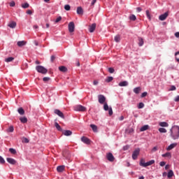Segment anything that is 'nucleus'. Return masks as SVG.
I'll return each mask as SVG.
<instances>
[{"instance_id": "obj_45", "label": "nucleus", "mask_w": 179, "mask_h": 179, "mask_svg": "<svg viewBox=\"0 0 179 179\" xmlns=\"http://www.w3.org/2000/svg\"><path fill=\"white\" fill-rule=\"evenodd\" d=\"M108 72H109V73H114V72H115L114 68L110 67L108 69Z\"/></svg>"}, {"instance_id": "obj_49", "label": "nucleus", "mask_w": 179, "mask_h": 179, "mask_svg": "<svg viewBox=\"0 0 179 179\" xmlns=\"http://www.w3.org/2000/svg\"><path fill=\"white\" fill-rule=\"evenodd\" d=\"M108 114L109 115H113V108H109L108 109Z\"/></svg>"}, {"instance_id": "obj_6", "label": "nucleus", "mask_w": 179, "mask_h": 179, "mask_svg": "<svg viewBox=\"0 0 179 179\" xmlns=\"http://www.w3.org/2000/svg\"><path fill=\"white\" fill-rule=\"evenodd\" d=\"M69 33H73L75 31V23L73 22L69 23Z\"/></svg>"}, {"instance_id": "obj_51", "label": "nucleus", "mask_w": 179, "mask_h": 179, "mask_svg": "<svg viewBox=\"0 0 179 179\" xmlns=\"http://www.w3.org/2000/svg\"><path fill=\"white\" fill-rule=\"evenodd\" d=\"M157 150H158L157 146H155V147H154V148L152 149V152H157Z\"/></svg>"}, {"instance_id": "obj_22", "label": "nucleus", "mask_w": 179, "mask_h": 179, "mask_svg": "<svg viewBox=\"0 0 179 179\" xmlns=\"http://www.w3.org/2000/svg\"><path fill=\"white\" fill-rule=\"evenodd\" d=\"M114 41H115V43H120V41H121V36L116 35L114 38Z\"/></svg>"}, {"instance_id": "obj_10", "label": "nucleus", "mask_w": 179, "mask_h": 179, "mask_svg": "<svg viewBox=\"0 0 179 179\" xmlns=\"http://www.w3.org/2000/svg\"><path fill=\"white\" fill-rule=\"evenodd\" d=\"M169 17V12H166L165 13L159 15V20H166V19H167V17Z\"/></svg>"}, {"instance_id": "obj_19", "label": "nucleus", "mask_w": 179, "mask_h": 179, "mask_svg": "<svg viewBox=\"0 0 179 179\" xmlns=\"http://www.w3.org/2000/svg\"><path fill=\"white\" fill-rule=\"evenodd\" d=\"M77 14L78 15H83V8H82V7L77 8Z\"/></svg>"}, {"instance_id": "obj_20", "label": "nucleus", "mask_w": 179, "mask_h": 179, "mask_svg": "<svg viewBox=\"0 0 179 179\" xmlns=\"http://www.w3.org/2000/svg\"><path fill=\"white\" fill-rule=\"evenodd\" d=\"M176 146H177V143H172L166 148V150H171V149H174Z\"/></svg>"}, {"instance_id": "obj_2", "label": "nucleus", "mask_w": 179, "mask_h": 179, "mask_svg": "<svg viewBox=\"0 0 179 179\" xmlns=\"http://www.w3.org/2000/svg\"><path fill=\"white\" fill-rule=\"evenodd\" d=\"M139 164L141 167H148V166H152V164H155V159H152L148 162H145V159H141Z\"/></svg>"}, {"instance_id": "obj_18", "label": "nucleus", "mask_w": 179, "mask_h": 179, "mask_svg": "<svg viewBox=\"0 0 179 179\" xmlns=\"http://www.w3.org/2000/svg\"><path fill=\"white\" fill-rule=\"evenodd\" d=\"M59 71H60V72H67L68 69L64 66H61L59 67Z\"/></svg>"}, {"instance_id": "obj_7", "label": "nucleus", "mask_w": 179, "mask_h": 179, "mask_svg": "<svg viewBox=\"0 0 179 179\" xmlns=\"http://www.w3.org/2000/svg\"><path fill=\"white\" fill-rule=\"evenodd\" d=\"M98 100L100 104H104V103H106V96L103 94H99L98 96Z\"/></svg>"}, {"instance_id": "obj_4", "label": "nucleus", "mask_w": 179, "mask_h": 179, "mask_svg": "<svg viewBox=\"0 0 179 179\" xmlns=\"http://www.w3.org/2000/svg\"><path fill=\"white\" fill-rule=\"evenodd\" d=\"M141 152V149L136 148L132 154L133 160H136L138 159V156H139V153Z\"/></svg>"}, {"instance_id": "obj_55", "label": "nucleus", "mask_w": 179, "mask_h": 179, "mask_svg": "<svg viewBox=\"0 0 179 179\" xmlns=\"http://www.w3.org/2000/svg\"><path fill=\"white\" fill-rule=\"evenodd\" d=\"M159 165L161 166V167H163V166H166V162H161L159 163Z\"/></svg>"}, {"instance_id": "obj_5", "label": "nucleus", "mask_w": 179, "mask_h": 179, "mask_svg": "<svg viewBox=\"0 0 179 179\" xmlns=\"http://www.w3.org/2000/svg\"><path fill=\"white\" fill-rule=\"evenodd\" d=\"M106 159L108 162H110L111 163H113V162L115 160V157H114V155H113V153L111 152L106 153Z\"/></svg>"}, {"instance_id": "obj_41", "label": "nucleus", "mask_w": 179, "mask_h": 179, "mask_svg": "<svg viewBox=\"0 0 179 179\" xmlns=\"http://www.w3.org/2000/svg\"><path fill=\"white\" fill-rule=\"evenodd\" d=\"M175 56L177 62H179V52H176Z\"/></svg>"}, {"instance_id": "obj_38", "label": "nucleus", "mask_w": 179, "mask_h": 179, "mask_svg": "<svg viewBox=\"0 0 179 179\" xmlns=\"http://www.w3.org/2000/svg\"><path fill=\"white\" fill-rule=\"evenodd\" d=\"M22 142L23 143H29V140L27 139V138L23 137V138H22Z\"/></svg>"}, {"instance_id": "obj_60", "label": "nucleus", "mask_w": 179, "mask_h": 179, "mask_svg": "<svg viewBox=\"0 0 179 179\" xmlns=\"http://www.w3.org/2000/svg\"><path fill=\"white\" fill-rule=\"evenodd\" d=\"M96 2H97V0H92V1L91 3V6H93V5H94V3H96Z\"/></svg>"}, {"instance_id": "obj_36", "label": "nucleus", "mask_w": 179, "mask_h": 179, "mask_svg": "<svg viewBox=\"0 0 179 179\" xmlns=\"http://www.w3.org/2000/svg\"><path fill=\"white\" fill-rule=\"evenodd\" d=\"M29 6H30V5H29V3H25L22 5V8H23L24 9H27V8H29Z\"/></svg>"}, {"instance_id": "obj_28", "label": "nucleus", "mask_w": 179, "mask_h": 179, "mask_svg": "<svg viewBox=\"0 0 179 179\" xmlns=\"http://www.w3.org/2000/svg\"><path fill=\"white\" fill-rule=\"evenodd\" d=\"M90 127L94 132H97V126H96L95 124H90Z\"/></svg>"}, {"instance_id": "obj_1", "label": "nucleus", "mask_w": 179, "mask_h": 179, "mask_svg": "<svg viewBox=\"0 0 179 179\" xmlns=\"http://www.w3.org/2000/svg\"><path fill=\"white\" fill-rule=\"evenodd\" d=\"M171 136L174 140L178 139L179 138V127L173 126L171 129Z\"/></svg>"}, {"instance_id": "obj_21", "label": "nucleus", "mask_w": 179, "mask_h": 179, "mask_svg": "<svg viewBox=\"0 0 179 179\" xmlns=\"http://www.w3.org/2000/svg\"><path fill=\"white\" fill-rule=\"evenodd\" d=\"M119 86H120V87H124L125 86H128V82H127V81L120 82L119 83Z\"/></svg>"}, {"instance_id": "obj_57", "label": "nucleus", "mask_w": 179, "mask_h": 179, "mask_svg": "<svg viewBox=\"0 0 179 179\" xmlns=\"http://www.w3.org/2000/svg\"><path fill=\"white\" fill-rule=\"evenodd\" d=\"M174 101H176V103H178V101H179V95L177 96L174 99Z\"/></svg>"}, {"instance_id": "obj_23", "label": "nucleus", "mask_w": 179, "mask_h": 179, "mask_svg": "<svg viewBox=\"0 0 179 179\" xmlns=\"http://www.w3.org/2000/svg\"><path fill=\"white\" fill-rule=\"evenodd\" d=\"M148 129H149V125H144L141 128L140 131L143 132L144 131H148Z\"/></svg>"}, {"instance_id": "obj_25", "label": "nucleus", "mask_w": 179, "mask_h": 179, "mask_svg": "<svg viewBox=\"0 0 179 179\" xmlns=\"http://www.w3.org/2000/svg\"><path fill=\"white\" fill-rule=\"evenodd\" d=\"M17 111L20 115H24V109L23 108H18Z\"/></svg>"}, {"instance_id": "obj_53", "label": "nucleus", "mask_w": 179, "mask_h": 179, "mask_svg": "<svg viewBox=\"0 0 179 179\" xmlns=\"http://www.w3.org/2000/svg\"><path fill=\"white\" fill-rule=\"evenodd\" d=\"M146 96H148V92H143L142 94H141L142 98L146 97Z\"/></svg>"}, {"instance_id": "obj_33", "label": "nucleus", "mask_w": 179, "mask_h": 179, "mask_svg": "<svg viewBox=\"0 0 179 179\" xmlns=\"http://www.w3.org/2000/svg\"><path fill=\"white\" fill-rule=\"evenodd\" d=\"M103 109L105 110V111H108L110 110V108L108 107V104H107V103H104Z\"/></svg>"}, {"instance_id": "obj_62", "label": "nucleus", "mask_w": 179, "mask_h": 179, "mask_svg": "<svg viewBox=\"0 0 179 179\" xmlns=\"http://www.w3.org/2000/svg\"><path fill=\"white\" fill-rule=\"evenodd\" d=\"M175 36H176L177 38H179V32H176V33H175Z\"/></svg>"}, {"instance_id": "obj_61", "label": "nucleus", "mask_w": 179, "mask_h": 179, "mask_svg": "<svg viewBox=\"0 0 179 179\" xmlns=\"http://www.w3.org/2000/svg\"><path fill=\"white\" fill-rule=\"evenodd\" d=\"M93 84L96 86V85H99V81L94 80Z\"/></svg>"}, {"instance_id": "obj_42", "label": "nucleus", "mask_w": 179, "mask_h": 179, "mask_svg": "<svg viewBox=\"0 0 179 179\" xmlns=\"http://www.w3.org/2000/svg\"><path fill=\"white\" fill-rule=\"evenodd\" d=\"M114 78L113 77H108V78L106 80V82H107L108 83H110V82H112V80Z\"/></svg>"}, {"instance_id": "obj_11", "label": "nucleus", "mask_w": 179, "mask_h": 179, "mask_svg": "<svg viewBox=\"0 0 179 179\" xmlns=\"http://www.w3.org/2000/svg\"><path fill=\"white\" fill-rule=\"evenodd\" d=\"M81 141H82V142H83L84 143H86V145L90 144V139H89L87 137L83 136V137L81 138Z\"/></svg>"}, {"instance_id": "obj_13", "label": "nucleus", "mask_w": 179, "mask_h": 179, "mask_svg": "<svg viewBox=\"0 0 179 179\" xmlns=\"http://www.w3.org/2000/svg\"><path fill=\"white\" fill-rule=\"evenodd\" d=\"M90 33H93L96 30V23L92 24L89 28Z\"/></svg>"}, {"instance_id": "obj_34", "label": "nucleus", "mask_w": 179, "mask_h": 179, "mask_svg": "<svg viewBox=\"0 0 179 179\" xmlns=\"http://www.w3.org/2000/svg\"><path fill=\"white\" fill-rule=\"evenodd\" d=\"M162 157H171V153L166 152L162 155Z\"/></svg>"}, {"instance_id": "obj_46", "label": "nucleus", "mask_w": 179, "mask_h": 179, "mask_svg": "<svg viewBox=\"0 0 179 179\" xmlns=\"http://www.w3.org/2000/svg\"><path fill=\"white\" fill-rule=\"evenodd\" d=\"M15 130V129L13 128V126H10L8 129V132H13V131Z\"/></svg>"}, {"instance_id": "obj_27", "label": "nucleus", "mask_w": 179, "mask_h": 179, "mask_svg": "<svg viewBox=\"0 0 179 179\" xmlns=\"http://www.w3.org/2000/svg\"><path fill=\"white\" fill-rule=\"evenodd\" d=\"M55 127L58 131H62V128H61V126L59 125V124H58V122H55Z\"/></svg>"}, {"instance_id": "obj_59", "label": "nucleus", "mask_w": 179, "mask_h": 179, "mask_svg": "<svg viewBox=\"0 0 179 179\" xmlns=\"http://www.w3.org/2000/svg\"><path fill=\"white\" fill-rule=\"evenodd\" d=\"M27 15H33V12L31 11V10H28L27 11Z\"/></svg>"}, {"instance_id": "obj_30", "label": "nucleus", "mask_w": 179, "mask_h": 179, "mask_svg": "<svg viewBox=\"0 0 179 179\" xmlns=\"http://www.w3.org/2000/svg\"><path fill=\"white\" fill-rule=\"evenodd\" d=\"M134 92L136 93V94H139V92H141V87H138L134 88Z\"/></svg>"}, {"instance_id": "obj_39", "label": "nucleus", "mask_w": 179, "mask_h": 179, "mask_svg": "<svg viewBox=\"0 0 179 179\" xmlns=\"http://www.w3.org/2000/svg\"><path fill=\"white\" fill-rule=\"evenodd\" d=\"M130 20H133L134 22V20H136V16H135V15H131L129 17Z\"/></svg>"}, {"instance_id": "obj_12", "label": "nucleus", "mask_w": 179, "mask_h": 179, "mask_svg": "<svg viewBox=\"0 0 179 179\" xmlns=\"http://www.w3.org/2000/svg\"><path fill=\"white\" fill-rule=\"evenodd\" d=\"M62 134L64 136H71V135H72V131L71 130H63Z\"/></svg>"}, {"instance_id": "obj_56", "label": "nucleus", "mask_w": 179, "mask_h": 179, "mask_svg": "<svg viewBox=\"0 0 179 179\" xmlns=\"http://www.w3.org/2000/svg\"><path fill=\"white\" fill-rule=\"evenodd\" d=\"M15 5H16V3L13 1L10 3V6H11V7L15 6Z\"/></svg>"}, {"instance_id": "obj_31", "label": "nucleus", "mask_w": 179, "mask_h": 179, "mask_svg": "<svg viewBox=\"0 0 179 179\" xmlns=\"http://www.w3.org/2000/svg\"><path fill=\"white\" fill-rule=\"evenodd\" d=\"M174 176V172L173 171L170 170L168 173V178H171Z\"/></svg>"}, {"instance_id": "obj_29", "label": "nucleus", "mask_w": 179, "mask_h": 179, "mask_svg": "<svg viewBox=\"0 0 179 179\" xmlns=\"http://www.w3.org/2000/svg\"><path fill=\"white\" fill-rule=\"evenodd\" d=\"M138 45L139 47H142V45H143V38H138Z\"/></svg>"}, {"instance_id": "obj_35", "label": "nucleus", "mask_w": 179, "mask_h": 179, "mask_svg": "<svg viewBox=\"0 0 179 179\" xmlns=\"http://www.w3.org/2000/svg\"><path fill=\"white\" fill-rule=\"evenodd\" d=\"M159 131L161 133V134H166V132H167V130L164 128H159Z\"/></svg>"}, {"instance_id": "obj_17", "label": "nucleus", "mask_w": 179, "mask_h": 179, "mask_svg": "<svg viewBox=\"0 0 179 179\" xmlns=\"http://www.w3.org/2000/svg\"><path fill=\"white\" fill-rule=\"evenodd\" d=\"M8 27H10V29H15V27H16V22L12 21L8 24Z\"/></svg>"}, {"instance_id": "obj_63", "label": "nucleus", "mask_w": 179, "mask_h": 179, "mask_svg": "<svg viewBox=\"0 0 179 179\" xmlns=\"http://www.w3.org/2000/svg\"><path fill=\"white\" fill-rule=\"evenodd\" d=\"M137 12H142V8L141 7H138L136 8Z\"/></svg>"}, {"instance_id": "obj_14", "label": "nucleus", "mask_w": 179, "mask_h": 179, "mask_svg": "<svg viewBox=\"0 0 179 179\" xmlns=\"http://www.w3.org/2000/svg\"><path fill=\"white\" fill-rule=\"evenodd\" d=\"M6 160L10 164H15L16 163V160L13 158H7Z\"/></svg>"}, {"instance_id": "obj_26", "label": "nucleus", "mask_w": 179, "mask_h": 179, "mask_svg": "<svg viewBox=\"0 0 179 179\" xmlns=\"http://www.w3.org/2000/svg\"><path fill=\"white\" fill-rule=\"evenodd\" d=\"M20 120L22 124H26V122H27V117H20Z\"/></svg>"}, {"instance_id": "obj_8", "label": "nucleus", "mask_w": 179, "mask_h": 179, "mask_svg": "<svg viewBox=\"0 0 179 179\" xmlns=\"http://www.w3.org/2000/svg\"><path fill=\"white\" fill-rule=\"evenodd\" d=\"M75 111H86V108L82 105H78L74 107Z\"/></svg>"}, {"instance_id": "obj_37", "label": "nucleus", "mask_w": 179, "mask_h": 179, "mask_svg": "<svg viewBox=\"0 0 179 179\" xmlns=\"http://www.w3.org/2000/svg\"><path fill=\"white\" fill-rule=\"evenodd\" d=\"M145 13H146L147 17L149 19V20H151V17H150V12H149V10H147L145 11Z\"/></svg>"}, {"instance_id": "obj_64", "label": "nucleus", "mask_w": 179, "mask_h": 179, "mask_svg": "<svg viewBox=\"0 0 179 179\" xmlns=\"http://www.w3.org/2000/svg\"><path fill=\"white\" fill-rule=\"evenodd\" d=\"M169 169H170V165H166L165 170H169Z\"/></svg>"}, {"instance_id": "obj_24", "label": "nucleus", "mask_w": 179, "mask_h": 179, "mask_svg": "<svg viewBox=\"0 0 179 179\" xmlns=\"http://www.w3.org/2000/svg\"><path fill=\"white\" fill-rule=\"evenodd\" d=\"M159 127H169V123L166 122H161L159 123Z\"/></svg>"}, {"instance_id": "obj_58", "label": "nucleus", "mask_w": 179, "mask_h": 179, "mask_svg": "<svg viewBox=\"0 0 179 179\" xmlns=\"http://www.w3.org/2000/svg\"><path fill=\"white\" fill-rule=\"evenodd\" d=\"M176 86L171 85L169 90L173 91V90H176Z\"/></svg>"}, {"instance_id": "obj_15", "label": "nucleus", "mask_w": 179, "mask_h": 179, "mask_svg": "<svg viewBox=\"0 0 179 179\" xmlns=\"http://www.w3.org/2000/svg\"><path fill=\"white\" fill-rule=\"evenodd\" d=\"M64 170H65V166H59L57 168V171H58V173H62Z\"/></svg>"}, {"instance_id": "obj_3", "label": "nucleus", "mask_w": 179, "mask_h": 179, "mask_svg": "<svg viewBox=\"0 0 179 179\" xmlns=\"http://www.w3.org/2000/svg\"><path fill=\"white\" fill-rule=\"evenodd\" d=\"M36 70L37 71V72H38L39 73H42L43 75H45V73L48 72V70H47V69H45L43 66H36Z\"/></svg>"}, {"instance_id": "obj_43", "label": "nucleus", "mask_w": 179, "mask_h": 179, "mask_svg": "<svg viewBox=\"0 0 179 179\" xmlns=\"http://www.w3.org/2000/svg\"><path fill=\"white\" fill-rule=\"evenodd\" d=\"M145 107V104L142 102L139 103L138 108H143Z\"/></svg>"}, {"instance_id": "obj_54", "label": "nucleus", "mask_w": 179, "mask_h": 179, "mask_svg": "<svg viewBox=\"0 0 179 179\" xmlns=\"http://www.w3.org/2000/svg\"><path fill=\"white\" fill-rule=\"evenodd\" d=\"M129 149V145H125L123 147V150H128Z\"/></svg>"}, {"instance_id": "obj_48", "label": "nucleus", "mask_w": 179, "mask_h": 179, "mask_svg": "<svg viewBox=\"0 0 179 179\" xmlns=\"http://www.w3.org/2000/svg\"><path fill=\"white\" fill-rule=\"evenodd\" d=\"M0 163L1 164H5V159L1 156H0Z\"/></svg>"}, {"instance_id": "obj_32", "label": "nucleus", "mask_w": 179, "mask_h": 179, "mask_svg": "<svg viewBox=\"0 0 179 179\" xmlns=\"http://www.w3.org/2000/svg\"><path fill=\"white\" fill-rule=\"evenodd\" d=\"M13 59H15L14 57H8L5 59L6 62H12V61H13Z\"/></svg>"}, {"instance_id": "obj_44", "label": "nucleus", "mask_w": 179, "mask_h": 179, "mask_svg": "<svg viewBox=\"0 0 179 179\" xmlns=\"http://www.w3.org/2000/svg\"><path fill=\"white\" fill-rule=\"evenodd\" d=\"M64 9H65V10H71V6H69V5H65L64 6Z\"/></svg>"}, {"instance_id": "obj_52", "label": "nucleus", "mask_w": 179, "mask_h": 179, "mask_svg": "<svg viewBox=\"0 0 179 179\" xmlns=\"http://www.w3.org/2000/svg\"><path fill=\"white\" fill-rule=\"evenodd\" d=\"M50 61H51V62H54V61H55V56L52 55L50 57Z\"/></svg>"}, {"instance_id": "obj_16", "label": "nucleus", "mask_w": 179, "mask_h": 179, "mask_svg": "<svg viewBox=\"0 0 179 179\" xmlns=\"http://www.w3.org/2000/svg\"><path fill=\"white\" fill-rule=\"evenodd\" d=\"M27 43V42L24 41H18L17 45H18V47H23V45H26Z\"/></svg>"}, {"instance_id": "obj_47", "label": "nucleus", "mask_w": 179, "mask_h": 179, "mask_svg": "<svg viewBox=\"0 0 179 179\" xmlns=\"http://www.w3.org/2000/svg\"><path fill=\"white\" fill-rule=\"evenodd\" d=\"M61 20H62V17L59 16L56 19L55 23H58L59 22H61Z\"/></svg>"}, {"instance_id": "obj_50", "label": "nucleus", "mask_w": 179, "mask_h": 179, "mask_svg": "<svg viewBox=\"0 0 179 179\" xmlns=\"http://www.w3.org/2000/svg\"><path fill=\"white\" fill-rule=\"evenodd\" d=\"M50 77H45L43 78V82H48L50 80Z\"/></svg>"}, {"instance_id": "obj_40", "label": "nucleus", "mask_w": 179, "mask_h": 179, "mask_svg": "<svg viewBox=\"0 0 179 179\" xmlns=\"http://www.w3.org/2000/svg\"><path fill=\"white\" fill-rule=\"evenodd\" d=\"M9 152L12 153V155H16V150L13 148H10Z\"/></svg>"}, {"instance_id": "obj_9", "label": "nucleus", "mask_w": 179, "mask_h": 179, "mask_svg": "<svg viewBox=\"0 0 179 179\" xmlns=\"http://www.w3.org/2000/svg\"><path fill=\"white\" fill-rule=\"evenodd\" d=\"M54 113L55 114H56V115H58L59 117H60V118H62L63 120L65 118V115H64V113L59 109H55L54 110Z\"/></svg>"}]
</instances>
